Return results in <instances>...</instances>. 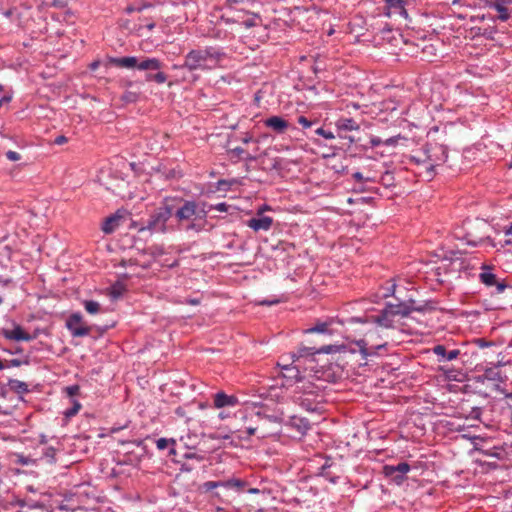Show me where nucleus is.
<instances>
[{"label":"nucleus","instance_id":"44","mask_svg":"<svg viewBox=\"0 0 512 512\" xmlns=\"http://www.w3.org/2000/svg\"><path fill=\"white\" fill-rule=\"evenodd\" d=\"M185 457L188 459H196L197 461H202L204 459L203 456L195 454V453H187Z\"/></svg>","mask_w":512,"mask_h":512},{"label":"nucleus","instance_id":"11","mask_svg":"<svg viewBox=\"0 0 512 512\" xmlns=\"http://www.w3.org/2000/svg\"><path fill=\"white\" fill-rule=\"evenodd\" d=\"M334 348H335V346H332V345L324 346L320 349L301 346L298 348L297 353H293L290 355V358L292 359V363H295L303 357L312 356L316 353H327L328 354V353L334 352V351H336Z\"/></svg>","mask_w":512,"mask_h":512},{"label":"nucleus","instance_id":"14","mask_svg":"<svg viewBox=\"0 0 512 512\" xmlns=\"http://www.w3.org/2000/svg\"><path fill=\"white\" fill-rule=\"evenodd\" d=\"M273 224V219L269 216H262L258 218H251L247 221V226L255 232L268 231Z\"/></svg>","mask_w":512,"mask_h":512},{"label":"nucleus","instance_id":"1","mask_svg":"<svg viewBox=\"0 0 512 512\" xmlns=\"http://www.w3.org/2000/svg\"><path fill=\"white\" fill-rule=\"evenodd\" d=\"M109 64L117 68L138 69L145 71V81L163 84L167 81V75L161 71L164 64L157 58L136 56L110 57Z\"/></svg>","mask_w":512,"mask_h":512},{"label":"nucleus","instance_id":"58","mask_svg":"<svg viewBox=\"0 0 512 512\" xmlns=\"http://www.w3.org/2000/svg\"><path fill=\"white\" fill-rule=\"evenodd\" d=\"M395 288H396V285H395V284H393V285H392V287H391V293H392V294H394V292H395Z\"/></svg>","mask_w":512,"mask_h":512},{"label":"nucleus","instance_id":"49","mask_svg":"<svg viewBox=\"0 0 512 512\" xmlns=\"http://www.w3.org/2000/svg\"><path fill=\"white\" fill-rule=\"evenodd\" d=\"M279 303V300L277 299H274V300H263L260 302L261 305H274V304H277Z\"/></svg>","mask_w":512,"mask_h":512},{"label":"nucleus","instance_id":"61","mask_svg":"<svg viewBox=\"0 0 512 512\" xmlns=\"http://www.w3.org/2000/svg\"><path fill=\"white\" fill-rule=\"evenodd\" d=\"M3 87L0 85V92L2 91Z\"/></svg>","mask_w":512,"mask_h":512},{"label":"nucleus","instance_id":"55","mask_svg":"<svg viewBox=\"0 0 512 512\" xmlns=\"http://www.w3.org/2000/svg\"><path fill=\"white\" fill-rule=\"evenodd\" d=\"M10 364H11L12 366H19V365H20V361H19V360H17V359H12V360L10 361Z\"/></svg>","mask_w":512,"mask_h":512},{"label":"nucleus","instance_id":"22","mask_svg":"<svg viewBox=\"0 0 512 512\" xmlns=\"http://www.w3.org/2000/svg\"><path fill=\"white\" fill-rule=\"evenodd\" d=\"M119 220H120V217L115 216V215L107 217L102 224V227H101L102 231L105 234H111L118 227Z\"/></svg>","mask_w":512,"mask_h":512},{"label":"nucleus","instance_id":"12","mask_svg":"<svg viewBox=\"0 0 512 512\" xmlns=\"http://www.w3.org/2000/svg\"><path fill=\"white\" fill-rule=\"evenodd\" d=\"M356 345L359 348V352L361 353L362 358L365 360L368 359V357L370 356L376 355L378 350L386 347V343H380L377 345L369 346L368 342L364 339L357 341Z\"/></svg>","mask_w":512,"mask_h":512},{"label":"nucleus","instance_id":"7","mask_svg":"<svg viewBox=\"0 0 512 512\" xmlns=\"http://www.w3.org/2000/svg\"><path fill=\"white\" fill-rule=\"evenodd\" d=\"M66 327L74 337H84L89 335L91 328L83 321L79 313H73L66 321Z\"/></svg>","mask_w":512,"mask_h":512},{"label":"nucleus","instance_id":"2","mask_svg":"<svg viewBox=\"0 0 512 512\" xmlns=\"http://www.w3.org/2000/svg\"><path fill=\"white\" fill-rule=\"evenodd\" d=\"M182 205L174 210L175 218L180 225L185 224L186 230L200 232L204 229L207 218L205 203L183 200Z\"/></svg>","mask_w":512,"mask_h":512},{"label":"nucleus","instance_id":"51","mask_svg":"<svg viewBox=\"0 0 512 512\" xmlns=\"http://www.w3.org/2000/svg\"><path fill=\"white\" fill-rule=\"evenodd\" d=\"M506 235L509 237L507 242L512 245V227L506 232Z\"/></svg>","mask_w":512,"mask_h":512},{"label":"nucleus","instance_id":"45","mask_svg":"<svg viewBox=\"0 0 512 512\" xmlns=\"http://www.w3.org/2000/svg\"><path fill=\"white\" fill-rule=\"evenodd\" d=\"M352 177H353V178H354L358 183H360V184L365 180V178L363 177L362 173H360V172H355V173H353Z\"/></svg>","mask_w":512,"mask_h":512},{"label":"nucleus","instance_id":"53","mask_svg":"<svg viewBox=\"0 0 512 512\" xmlns=\"http://www.w3.org/2000/svg\"><path fill=\"white\" fill-rule=\"evenodd\" d=\"M380 143H381L380 139H372L371 140V144L373 146H378V145H380Z\"/></svg>","mask_w":512,"mask_h":512},{"label":"nucleus","instance_id":"32","mask_svg":"<svg viewBox=\"0 0 512 512\" xmlns=\"http://www.w3.org/2000/svg\"><path fill=\"white\" fill-rule=\"evenodd\" d=\"M81 407L82 406L78 401H73L72 407L67 409L64 414L66 417L71 418L80 411Z\"/></svg>","mask_w":512,"mask_h":512},{"label":"nucleus","instance_id":"13","mask_svg":"<svg viewBox=\"0 0 512 512\" xmlns=\"http://www.w3.org/2000/svg\"><path fill=\"white\" fill-rule=\"evenodd\" d=\"M387 15H399L403 18L408 17V13L405 9L404 0H386Z\"/></svg>","mask_w":512,"mask_h":512},{"label":"nucleus","instance_id":"37","mask_svg":"<svg viewBox=\"0 0 512 512\" xmlns=\"http://www.w3.org/2000/svg\"><path fill=\"white\" fill-rule=\"evenodd\" d=\"M246 0H226V5L230 9L242 10L239 6L245 3Z\"/></svg>","mask_w":512,"mask_h":512},{"label":"nucleus","instance_id":"33","mask_svg":"<svg viewBox=\"0 0 512 512\" xmlns=\"http://www.w3.org/2000/svg\"><path fill=\"white\" fill-rule=\"evenodd\" d=\"M327 329H328V324L323 322V323H319V324L315 325L312 328L307 329L305 332L306 333H324L327 331Z\"/></svg>","mask_w":512,"mask_h":512},{"label":"nucleus","instance_id":"9","mask_svg":"<svg viewBox=\"0 0 512 512\" xmlns=\"http://www.w3.org/2000/svg\"><path fill=\"white\" fill-rule=\"evenodd\" d=\"M297 401L307 411L314 412L318 410V406L322 402V395L305 392L297 398Z\"/></svg>","mask_w":512,"mask_h":512},{"label":"nucleus","instance_id":"25","mask_svg":"<svg viewBox=\"0 0 512 512\" xmlns=\"http://www.w3.org/2000/svg\"><path fill=\"white\" fill-rule=\"evenodd\" d=\"M484 377L489 380V381H493V382H504V378L503 376L501 375V372L498 371L497 369L495 368H489V369H486L485 373H484Z\"/></svg>","mask_w":512,"mask_h":512},{"label":"nucleus","instance_id":"8","mask_svg":"<svg viewBox=\"0 0 512 512\" xmlns=\"http://www.w3.org/2000/svg\"><path fill=\"white\" fill-rule=\"evenodd\" d=\"M480 281L487 287L496 286L497 293H502L508 286L504 281H499L494 273L491 272L490 267L483 265L482 272L479 274ZM512 291V287H509Z\"/></svg>","mask_w":512,"mask_h":512},{"label":"nucleus","instance_id":"26","mask_svg":"<svg viewBox=\"0 0 512 512\" xmlns=\"http://www.w3.org/2000/svg\"><path fill=\"white\" fill-rule=\"evenodd\" d=\"M292 426L296 427L300 433L304 434L310 428V423L306 419L293 417L291 419Z\"/></svg>","mask_w":512,"mask_h":512},{"label":"nucleus","instance_id":"10","mask_svg":"<svg viewBox=\"0 0 512 512\" xmlns=\"http://www.w3.org/2000/svg\"><path fill=\"white\" fill-rule=\"evenodd\" d=\"M13 329L3 328L1 330V335L5 337L7 340L12 341H31L33 337L27 333L20 325L14 324Z\"/></svg>","mask_w":512,"mask_h":512},{"label":"nucleus","instance_id":"18","mask_svg":"<svg viewBox=\"0 0 512 512\" xmlns=\"http://www.w3.org/2000/svg\"><path fill=\"white\" fill-rule=\"evenodd\" d=\"M238 403V399L233 395H227L224 392H218L214 397V406L216 408H222L225 406H235Z\"/></svg>","mask_w":512,"mask_h":512},{"label":"nucleus","instance_id":"36","mask_svg":"<svg viewBox=\"0 0 512 512\" xmlns=\"http://www.w3.org/2000/svg\"><path fill=\"white\" fill-rule=\"evenodd\" d=\"M223 487V481H207L203 483L202 488L208 492L212 489Z\"/></svg>","mask_w":512,"mask_h":512},{"label":"nucleus","instance_id":"3","mask_svg":"<svg viewBox=\"0 0 512 512\" xmlns=\"http://www.w3.org/2000/svg\"><path fill=\"white\" fill-rule=\"evenodd\" d=\"M222 56L223 54L213 47L193 49L186 54L181 67L190 72L210 71L219 65Z\"/></svg>","mask_w":512,"mask_h":512},{"label":"nucleus","instance_id":"56","mask_svg":"<svg viewBox=\"0 0 512 512\" xmlns=\"http://www.w3.org/2000/svg\"><path fill=\"white\" fill-rule=\"evenodd\" d=\"M249 492L255 494V493H258L259 490L256 489V488H252V489L249 490Z\"/></svg>","mask_w":512,"mask_h":512},{"label":"nucleus","instance_id":"17","mask_svg":"<svg viewBox=\"0 0 512 512\" xmlns=\"http://www.w3.org/2000/svg\"><path fill=\"white\" fill-rule=\"evenodd\" d=\"M409 163L415 164L417 166H424L425 171H427V153H426V145H424L421 149L414 151L413 154L408 156Z\"/></svg>","mask_w":512,"mask_h":512},{"label":"nucleus","instance_id":"15","mask_svg":"<svg viewBox=\"0 0 512 512\" xmlns=\"http://www.w3.org/2000/svg\"><path fill=\"white\" fill-rule=\"evenodd\" d=\"M265 125L276 133H284L289 123L279 116H272L264 121Z\"/></svg>","mask_w":512,"mask_h":512},{"label":"nucleus","instance_id":"54","mask_svg":"<svg viewBox=\"0 0 512 512\" xmlns=\"http://www.w3.org/2000/svg\"><path fill=\"white\" fill-rule=\"evenodd\" d=\"M188 303L191 304V305H198L199 304V300L198 299H189Z\"/></svg>","mask_w":512,"mask_h":512},{"label":"nucleus","instance_id":"27","mask_svg":"<svg viewBox=\"0 0 512 512\" xmlns=\"http://www.w3.org/2000/svg\"><path fill=\"white\" fill-rule=\"evenodd\" d=\"M9 385H10L11 389L16 391L17 393L24 394L29 391L28 385L25 382L20 381V380H16V379L10 380Z\"/></svg>","mask_w":512,"mask_h":512},{"label":"nucleus","instance_id":"29","mask_svg":"<svg viewBox=\"0 0 512 512\" xmlns=\"http://www.w3.org/2000/svg\"><path fill=\"white\" fill-rule=\"evenodd\" d=\"M230 153L233 156H235L237 158H240V159H245V160H253V159H255L254 156L250 155L247 151H245L241 147H236V148L231 149Z\"/></svg>","mask_w":512,"mask_h":512},{"label":"nucleus","instance_id":"59","mask_svg":"<svg viewBox=\"0 0 512 512\" xmlns=\"http://www.w3.org/2000/svg\"><path fill=\"white\" fill-rule=\"evenodd\" d=\"M154 26H155V25L152 23V24H149V25H148V28L151 30V29H153V28H154Z\"/></svg>","mask_w":512,"mask_h":512},{"label":"nucleus","instance_id":"35","mask_svg":"<svg viewBox=\"0 0 512 512\" xmlns=\"http://www.w3.org/2000/svg\"><path fill=\"white\" fill-rule=\"evenodd\" d=\"M176 441L174 439L160 438L156 441V446L159 450H164L169 444L174 445Z\"/></svg>","mask_w":512,"mask_h":512},{"label":"nucleus","instance_id":"46","mask_svg":"<svg viewBox=\"0 0 512 512\" xmlns=\"http://www.w3.org/2000/svg\"><path fill=\"white\" fill-rule=\"evenodd\" d=\"M54 142H55V144H57V145H62V144H64V143H66V142H67V138H66L65 136H63V135H60V136H58V137H56V138H55V141H54Z\"/></svg>","mask_w":512,"mask_h":512},{"label":"nucleus","instance_id":"19","mask_svg":"<svg viewBox=\"0 0 512 512\" xmlns=\"http://www.w3.org/2000/svg\"><path fill=\"white\" fill-rule=\"evenodd\" d=\"M387 312L390 313L391 316H408L412 309L410 306L406 303H400V304H388L386 306Z\"/></svg>","mask_w":512,"mask_h":512},{"label":"nucleus","instance_id":"39","mask_svg":"<svg viewBox=\"0 0 512 512\" xmlns=\"http://www.w3.org/2000/svg\"><path fill=\"white\" fill-rule=\"evenodd\" d=\"M6 157L10 161H18L21 159V155L18 152L11 150L6 153Z\"/></svg>","mask_w":512,"mask_h":512},{"label":"nucleus","instance_id":"23","mask_svg":"<svg viewBox=\"0 0 512 512\" xmlns=\"http://www.w3.org/2000/svg\"><path fill=\"white\" fill-rule=\"evenodd\" d=\"M390 316V313L387 312V308H385L381 311L380 315L373 316L372 319L380 326L391 328L393 325L392 320L389 318Z\"/></svg>","mask_w":512,"mask_h":512},{"label":"nucleus","instance_id":"16","mask_svg":"<svg viewBox=\"0 0 512 512\" xmlns=\"http://www.w3.org/2000/svg\"><path fill=\"white\" fill-rule=\"evenodd\" d=\"M433 352L435 355L439 357V361H452L456 359L460 354V351L458 349L447 351L444 345L434 346Z\"/></svg>","mask_w":512,"mask_h":512},{"label":"nucleus","instance_id":"31","mask_svg":"<svg viewBox=\"0 0 512 512\" xmlns=\"http://www.w3.org/2000/svg\"><path fill=\"white\" fill-rule=\"evenodd\" d=\"M139 93L133 91H125L121 99L126 103H134L138 100Z\"/></svg>","mask_w":512,"mask_h":512},{"label":"nucleus","instance_id":"30","mask_svg":"<svg viewBox=\"0 0 512 512\" xmlns=\"http://www.w3.org/2000/svg\"><path fill=\"white\" fill-rule=\"evenodd\" d=\"M245 483L240 479H230L227 481H223V487L226 488H235L240 490L244 487Z\"/></svg>","mask_w":512,"mask_h":512},{"label":"nucleus","instance_id":"28","mask_svg":"<svg viewBox=\"0 0 512 512\" xmlns=\"http://www.w3.org/2000/svg\"><path fill=\"white\" fill-rule=\"evenodd\" d=\"M83 305H84L85 310L91 315H95V314L99 313L101 310V306L97 301L85 300L83 302Z\"/></svg>","mask_w":512,"mask_h":512},{"label":"nucleus","instance_id":"60","mask_svg":"<svg viewBox=\"0 0 512 512\" xmlns=\"http://www.w3.org/2000/svg\"><path fill=\"white\" fill-rule=\"evenodd\" d=\"M2 303H3V299H2V297L0 296V304H2Z\"/></svg>","mask_w":512,"mask_h":512},{"label":"nucleus","instance_id":"20","mask_svg":"<svg viewBox=\"0 0 512 512\" xmlns=\"http://www.w3.org/2000/svg\"><path fill=\"white\" fill-rule=\"evenodd\" d=\"M506 3V0H495V2L491 4V7L498 13L497 19L501 21H507L510 18V10L507 8Z\"/></svg>","mask_w":512,"mask_h":512},{"label":"nucleus","instance_id":"42","mask_svg":"<svg viewBox=\"0 0 512 512\" xmlns=\"http://www.w3.org/2000/svg\"><path fill=\"white\" fill-rule=\"evenodd\" d=\"M67 390V393L70 395V396H74L76 394H78L79 392V387L77 385H73V386H69L66 388Z\"/></svg>","mask_w":512,"mask_h":512},{"label":"nucleus","instance_id":"41","mask_svg":"<svg viewBox=\"0 0 512 512\" xmlns=\"http://www.w3.org/2000/svg\"><path fill=\"white\" fill-rule=\"evenodd\" d=\"M298 123H299L300 125H302L304 128H309V127H311V125H312L311 121H310V120H308V119H307L306 117H304V116H300V117L298 118Z\"/></svg>","mask_w":512,"mask_h":512},{"label":"nucleus","instance_id":"57","mask_svg":"<svg viewBox=\"0 0 512 512\" xmlns=\"http://www.w3.org/2000/svg\"><path fill=\"white\" fill-rule=\"evenodd\" d=\"M5 368L3 361L0 359V371Z\"/></svg>","mask_w":512,"mask_h":512},{"label":"nucleus","instance_id":"24","mask_svg":"<svg viewBox=\"0 0 512 512\" xmlns=\"http://www.w3.org/2000/svg\"><path fill=\"white\" fill-rule=\"evenodd\" d=\"M283 376L289 379H299L300 369L298 365L283 364Z\"/></svg>","mask_w":512,"mask_h":512},{"label":"nucleus","instance_id":"48","mask_svg":"<svg viewBox=\"0 0 512 512\" xmlns=\"http://www.w3.org/2000/svg\"><path fill=\"white\" fill-rule=\"evenodd\" d=\"M227 204L226 203H219L216 205V210L220 211V212H226L227 211Z\"/></svg>","mask_w":512,"mask_h":512},{"label":"nucleus","instance_id":"5","mask_svg":"<svg viewBox=\"0 0 512 512\" xmlns=\"http://www.w3.org/2000/svg\"><path fill=\"white\" fill-rule=\"evenodd\" d=\"M427 153V171L424 172V177L427 181L432 180L434 176V168L443 164L448 158V149L445 145L439 143L426 144Z\"/></svg>","mask_w":512,"mask_h":512},{"label":"nucleus","instance_id":"52","mask_svg":"<svg viewBox=\"0 0 512 512\" xmlns=\"http://www.w3.org/2000/svg\"><path fill=\"white\" fill-rule=\"evenodd\" d=\"M256 430H257V428H256V427H248V428H247V434H248L249 436L254 435V434H255V432H256Z\"/></svg>","mask_w":512,"mask_h":512},{"label":"nucleus","instance_id":"50","mask_svg":"<svg viewBox=\"0 0 512 512\" xmlns=\"http://www.w3.org/2000/svg\"><path fill=\"white\" fill-rule=\"evenodd\" d=\"M269 210H271L270 206H268V205H263V206H261V207L258 209L257 214L260 216V215H262V213H263V212H265V211H269Z\"/></svg>","mask_w":512,"mask_h":512},{"label":"nucleus","instance_id":"4","mask_svg":"<svg viewBox=\"0 0 512 512\" xmlns=\"http://www.w3.org/2000/svg\"><path fill=\"white\" fill-rule=\"evenodd\" d=\"M176 199H164L161 206H159L147 221V229L156 233H166V223L174 214L176 208Z\"/></svg>","mask_w":512,"mask_h":512},{"label":"nucleus","instance_id":"21","mask_svg":"<svg viewBox=\"0 0 512 512\" xmlns=\"http://www.w3.org/2000/svg\"><path fill=\"white\" fill-rule=\"evenodd\" d=\"M336 126L339 130L353 131L359 130V124L352 118H340L336 122Z\"/></svg>","mask_w":512,"mask_h":512},{"label":"nucleus","instance_id":"34","mask_svg":"<svg viewBox=\"0 0 512 512\" xmlns=\"http://www.w3.org/2000/svg\"><path fill=\"white\" fill-rule=\"evenodd\" d=\"M16 463L17 464H20V465H23V466H27V465H32V464H35V460L30 458V457H26L24 456L23 454H16Z\"/></svg>","mask_w":512,"mask_h":512},{"label":"nucleus","instance_id":"38","mask_svg":"<svg viewBox=\"0 0 512 512\" xmlns=\"http://www.w3.org/2000/svg\"><path fill=\"white\" fill-rule=\"evenodd\" d=\"M315 132L317 135H320L326 139H334L335 138L334 134L331 131L325 130L323 128H318Z\"/></svg>","mask_w":512,"mask_h":512},{"label":"nucleus","instance_id":"40","mask_svg":"<svg viewBox=\"0 0 512 512\" xmlns=\"http://www.w3.org/2000/svg\"><path fill=\"white\" fill-rule=\"evenodd\" d=\"M243 25L246 27V28H251L253 26L256 25V18L253 16V17H248L246 20H244L243 22Z\"/></svg>","mask_w":512,"mask_h":512},{"label":"nucleus","instance_id":"6","mask_svg":"<svg viewBox=\"0 0 512 512\" xmlns=\"http://www.w3.org/2000/svg\"><path fill=\"white\" fill-rule=\"evenodd\" d=\"M410 471V465L406 462H401L397 465L383 466V474L389 478L396 485H401L407 479V473Z\"/></svg>","mask_w":512,"mask_h":512},{"label":"nucleus","instance_id":"43","mask_svg":"<svg viewBox=\"0 0 512 512\" xmlns=\"http://www.w3.org/2000/svg\"><path fill=\"white\" fill-rule=\"evenodd\" d=\"M283 364H293L292 363V359L289 357H285V356H282L280 358V362L278 363L279 366H281V368L283 369Z\"/></svg>","mask_w":512,"mask_h":512},{"label":"nucleus","instance_id":"47","mask_svg":"<svg viewBox=\"0 0 512 512\" xmlns=\"http://www.w3.org/2000/svg\"><path fill=\"white\" fill-rule=\"evenodd\" d=\"M12 99V96L11 95H5L3 97L0 98V107L3 105V104H7L11 101Z\"/></svg>","mask_w":512,"mask_h":512}]
</instances>
